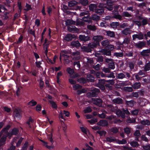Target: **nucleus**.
I'll return each mask as SVG.
<instances>
[{"instance_id": "1", "label": "nucleus", "mask_w": 150, "mask_h": 150, "mask_svg": "<svg viewBox=\"0 0 150 150\" xmlns=\"http://www.w3.org/2000/svg\"><path fill=\"white\" fill-rule=\"evenodd\" d=\"M103 37L101 35H97L93 37L94 41L88 44V47L92 50L100 46V42L102 40Z\"/></svg>"}, {"instance_id": "2", "label": "nucleus", "mask_w": 150, "mask_h": 150, "mask_svg": "<svg viewBox=\"0 0 150 150\" xmlns=\"http://www.w3.org/2000/svg\"><path fill=\"white\" fill-rule=\"evenodd\" d=\"M100 93V90L98 88H95L92 89L89 92L87 93V96L88 97H97Z\"/></svg>"}, {"instance_id": "3", "label": "nucleus", "mask_w": 150, "mask_h": 150, "mask_svg": "<svg viewBox=\"0 0 150 150\" xmlns=\"http://www.w3.org/2000/svg\"><path fill=\"white\" fill-rule=\"evenodd\" d=\"M134 46L138 49H142L145 47L146 43L145 42L139 41L137 43L134 42Z\"/></svg>"}, {"instance_id": "4", "label": "nucleus", "mask_w": 150, "mask_h": 150, "mask_svg": "<svg viewBox=\"0 0 150 150\" xmlns=\"http://www.w3.org/2000/svg\"><path fill=\"white\" fill-rule=\"evenodd\" d=\"M92 100L93 102V104L100 107L102 106L103 100L100 98H92Z\"/></svg>"}, {"instance_id": "5", "label": "nucleus", "mask_w": 150, "mask_h": 150, "mask_svg": "<svg viewBox=\"0 0 150 150\" xmlns=\"http://www.w3.org/2000/svg\"><path fill=\"white\" fill-rule=\"evenodd\" d=\"M113 3L111 0H107L106 1V6H105L108 11H111L112 10L113 7Z\"/></svg>"}, {"instance_id": "6", "label": "nucleus", "mask_w": 150, "mask_h": 150, "mask_svg": "<svg viewBox=\"0 0 150 150\" xmlns=\"http://www.w3.org/2000/svg\"><path fill=\"white\" fill-rule=\"evenodd\" d=\"M78 3L77 1L74 0H72L68 2V6L70 7H76V10H79L81 9V7L77 6Z\"/></svg>"}, {"instance_id": "7", "label": "nucleus", "mask_w": 150, "mask_h": 150, "mask_svg": "<svg viewBox=\"0 0 150 150\" xmlns=\"http://www.w3.org/2000/svg\"><path fill=\"white\" fill-rule=\"evenodd\" d=\"M132 37L133 40H135L136 38L139 40H142L143 39L144 35L142 32H140L138 34H135L133 35Z\"/></svg>"}, {"instance_id": "8", "label": "nucleus", "mask_w": 150, "mask_h": 150, "mask_svg": "<svg viewBox=\"0 0 150 150\" xmlns=\"http://www.w3.org/2000/svg\"><path fill=\"white\" fill-rule=\"evenodd\" d=\"M19 132V129L17 128H13L11 132L8 133V136L11 137L13 135L16 136L18 134Z\"/></svg>"}, {"instance_id": "9", "label": "nucleus", "mask_w": 150, "mask_h": 150, "mask_svg": "<svg viewBox=\"0 0 150 150\" xmlns=\"http://www.w3.org/2000/svg\"><path fill=\"white\" fill-rule=\"evenodd\" d=\"M76 38V36L74 35H72L70 33L67 34L65 36L64 39L67 42H69Z\"/></svg>"}, {"instance_id": "10", "label": "nucleus", "mask_w": 150, "mask_h": 150, "mask_svg": "<svg viewBox=\"0 0 150 150\" xmlns=\"http://www.w3.org/2000/svg\"><path fill=\"white\" fill-rule=\"evenodd\" d=\"M79 39L81 41H83L84 42L90 40V38L88 36H86L84 35H80L79 37Z\"/></svg>"}, {"instance_id": "11", "label": "nucleus", "mask_w": 150, "mask_h": 150, "mask_svg": "<svg viewBox=\"0 0 150 150\" xmlns=\"http://www.w3.org/2000/svg\"><path fill=\"white\" fill-rule=\"evenodd\" d=\"M98 125L102 127H106L108 125V123L107 121L105 120H100L97 123Z\"/></svg>"}, {"instance_id": "12", "label": "nucleus", "mask_w": 150, "mask_h": 150, "mask_svg": "<svg viewBox=\"0 0 150 150\" xmlns=\"http://www.w3.org/2000/svg\"><path fill=\"white\" fill-rule=\"evenodd\" d=\"M68 30L70 32L77 33L79 31V29L75 26L70 25L67 27Z\"/></svg>"}, {"instance_id": "13", "label": "nucleus", "mask_w": 150, "mask_h": 150, "mask_svg": "<svg viewBox=\"0 0 150 150\" xmlns=\"http://www.w3.org/2000/svg\"><path fill=\"white\" fill-rule=\"evenodd\" d=\"M112 12L113 15L112 16V18H115L116 19H118L120 20H122V16L119 14V13L118 11H115L114 12V11H113Z\"/></svg>"}, {"instance_id": "14", "label": "nucleus", "mask_w": 150, "mask_h": 150, "mask_svg": "<svg viewBox=\"0 0 150 150\" xmlns=\"http://www.w3.org/2000/svg\"><path fill=\"white\" fill-rule=\"evenodd\" d=\"M71 46L72 48H78L81 46V44L78 40L74 41L71 42Z\"/></svg>"}, {"instance_id": "15", "label": "nucleus", "mask_w": 150, "mask_h": 150, "mask_svg": "<svg viewBox=\"0 0 150 150\" xmlns=\"http://www.w3.org/2000/svg\"><path fill=\"white\" fill-rule=\"evenodd\" d=\"M7 136L3 135L0 139V147L5 144Z\"/></svg>"}, {"instance_id": "16", "label": "nucleus", "mask_w": 150, "mask_h": 150, "mask_svg": "<svg viewBox=\"0 0 150 150\" xmlns=\"http://www.w3.org/2000/svg\"><path fill=\"white\" fill-rule=\"evenodd\" d=\"M113 102L115 104H121L123 103V101L122 99L119 98L118 97L116 98L113 99L112 100Z\"/></svg>"}, {"instance_id": "17", "label": "nucleus", "mask_w": 150, "mask_h": 150, "mask_svg": "<svg viewBox=\"0 0 150 150\" xmlns=\"http://www.w3.org/2000/svg\"><path fill=\"white\" fill-rule=\"evenodd\" d=\"M81 49L83 51H84L86 52H91L92 50H91L90 47H88V46H83L81 47Z\"/></svg>"}, {"instance_id": "18", "label": "nucleus", "mask_w": 150, "mask_h": 150, "mask_svg": "<svg viewBox=\"0 0 150 150\" xmlns=\"http://www.w3.org/2000/svg\"><path fill=\"white\" fill-rule=\"evenodd\" d=\"M140 54L143 57H148L149 55V53L147 49L143 50L140 52Z\"/></svg>"}, {"instance_id": "19", "label": "nucleus", "mask_w": 150, "mask_h": 150, "mask_svg": "<svg viewBox=\"0 0 150 150\" xmlns=\"http://www.w3.org/2000/svg\"><path fill=\"white\" fill-rule=\"evenodd\" d=\"M106 35L110 38H114L115 36V32L110 30L107 31L106 32Z\"/></svg>"}, {"instance_id": "20", "label": "nucleus", "mask_w": 150, "mask_h": 150, "mask_svg": "<svg viewBox=\"0 0 150 150\" xmlns=\"http://www.w3.org/2000/svg\"><path fill=\"white\" fill-rule=\"evenodd\" d=\"M121 16L123 17L129 18L132 17V16L131 13H129L127 11H123L122 14Z\"/></svg>"}, {"instance_id": "21", "label": "nucleus", "mask_w": 150, "mask_h": 150, "mask_svg": "<svg viewBox=\"0 0 150 150\" xmlns=\"http://www.w3.org/2000/svg\"><path fill=\"white\" fill-rule=\"evenodd\" d=\"M11 127V125H8L6 127H4L1 130L0 132V134H2L3 133L5 132H8V131Z\"/></svg>"}, {"instance_id": "22", "label": "nucleus", "mask_w": 150, "mask_h": 150, "mask_svg": "<svg viewBox=\"0 0 150 150\" xmlns=\"http://www.w3.org/2000/svg\"><path fill=\"white\" fill-rule=\"evenodd\" d=\"M132 128L129 127H126L124 129L125 133L128 136L131 133Z\"/></svg>"}, {"instance_id": "23", "label": "nucleus", "mask_w": 150, "mask_h": 150, "mask_svg": "<svg viewBox=\"0 0 150 150\" xmlns=\"http://www.w3.org/2000/svg\"><path fill=\"white\" fill-rule=\"evenodd\" d=\"M103 52L105 55L110 56L111 54V51L109 49H104L103 50Z\"/></svg>"}, {"instance_id": "24", "label": "nucleus", "mask_w": 150, "mask_h": 150, "mask_svg": "<svg viewBox=\"0 0 150 150\" xmlns=\"http://www.w3.org/2000/svg\"><path fill=\"white\" fill-rule=\"evenodd\" d=\"M89 9L90 11H95L96 9L97 8V6L94 4H91L89 6Z\"/></svg>"}, {"instance_id": "25", "label": "nucleus", "mask_w": 150, "mask_h": 150, "mask_svg": "<svg viewBox=\"0 0 150 150\" xmlns=\"http://www.w3.org/2000/svg\"><path fill=\"white\" fill-rule=\"evenodd\" d=\"M37 102L34 100L33 99H32L28 103V105L31 107L37 105Z\"/></svg>"}, {"instance_id": "26", "label": "nucleus", "mask_w": 150, "mask_h": 150, "mask_svg": "<svg viewBox=\"0 0 150 150\" xmlns=\"http://www.w3.org/2000/svg\"><path fill=\"white\" fill-rule=\"evenodd\" d=\"M134 100H133L130 101L126 100L125 104L130 107H132L134 105Z\"/></svg>"}, {"instance_id": "27", "label": "nucleus", "mask_w": 150, "mask_h": 150, "mask_svg": "<svg viewBox=\"0 0 150 150\" xmlns=\"http://www.w3.org/2000/svg\"><path fill=\"white\" fill-rule=\"evenodd\" d=\"M141 84L140 82H136L132 85V86L134 89H138L140 88Z\"/></svg>"}, {"instance_id": "28", "label": "nucleus", "mask_w": 150, "mask_h": 150, "mask_svg": "<svg viewBox=\"0 0 150 150\" xmlns=\"http://www.w3.org/2000/svg\"><path fill=\"white\" fill-rule=\"evenodd\" d=\"M97 55L98 56L96 55V57H97V61L99 62H103V57L100 54L98 53Z\"/></svg>"}, {"instance_id": "29", "label": "nucleus", "mask_w": 150, "mask_h": 150, "mask_svg": "<svg viewBox=\"0 0 150 150\" xmlns=\"http://www.w3.org/2000/svg\"><path fill=\"white\" fill-rule=\"evenodd\" d=\"M104 9L97 8L96 9L95 12L99 15H102L104 12Z\"/></svg>"}, {"instance_id": "30", "label": "nucleus", "mask_w": 150, "mask_h": 150, "mask_svg": "<svg viewBox=\"0 0 150 150\" xmlns=\"http://www.w3.org/2000/svg\"><path fill=\"white\" fill-rule=\"evenodd\" d=\"M130 29L129 28H126L124 30L122 31V33L126 35H127L128 34H129Z\"/></svg>"}, {"instance_id": "31", "label": "nucleus", "mask_w": 150, "mask_h": 150, "mask_svg": "<svg viewBox=\"0 0 150 150\" xmlns=\"http://www.w3.org/2000/svg\"><path fill=\"white\" fill-rule=\"evenodd\" d=\"M22 82H27L29 80V77L26 75H23L22 76L21 78Z\"/></svg>"}, {"instance_id": "32", "label": "nucleus", "mask_w": 150, "mask_h": 150, "mask_svg": "<svg viewBox=\"0 0 150 150\" xmlns=\"http://www.w3.org/2000/svg\"><path fill=\"white\" fill-rule=\"evenodd\" d=\"M100 18V16L96 14L93 15L91 17V19L96 21L99 20Z\"/></svg>"}, {"instance_id": "33", "label": "nucleus", "mask_w": 150, "mask_h": 150, "mask_svg": "<svg viewBox=\"0 0 150 150\" xmlns=\"http://www.w3.org/2000/svg\"><path fill=\"white\" fill-rule=\"evenodd\" d=\"M150 70V62L146 63L144 66V71H146Z\"/></svg>"}, {"instance_id": "34", "label": "nucleus", "mask_w": 150, "mask_h": 150, "mask_svg": "<svg viewBox=\"0 0 150 150\" xmlns=\"http://www.w3.org/2000/svg\"><path fill=\"white\" fill-rule=\"evenodd\" d=\"M78 82L83 84H84L86 83V80L85 78L83 77H81L77 80Z\"/></svg>"}, {"instance_id": "35", "label": "nucleus", "mask_w": 150, "mask_h": 150, "mask_svg": "<svg viewBox=\"0 0 150 150\" xmlns=\"http://www.w3.org/2000/svg\"><path fill=\"white\" fill-rule=\"evenodd\" d=\"M14 117L18 118H20L21 117V113L18 110H16L14 112Z\"/></svg>"}, {"instance_id": "36", "label": "nucleus", "mask_w": 150, "mask_h": 150, "mask_svg": "<svg viewBox=\"0 0 150 150\" xmlns=\"http://www.w3.org/2000/svg\"><path fill=\"white\" fill-rule=\"evenodd\" d=\"M82 20L85 22L90 23L91 21V17L87 16L86 17H84L82 19Z\"/></svg>"}, {"instance_id": "37", "label": "nucleus", "mask_w": 150, "mask_h": 150, "mask_svg": "<svg viewBox=\"0 0 150 150\" xmlns=\"http://www.w3.org/2000/svg\"><path fill=\"white\" fill-rule=\"evenodd\" d=\"M49 102L50 103L52 108L55 109H57V105L54 101L50 100L49 101Z\"/></svg>"}, {"instance_id": "38", "label": "nucleus", "mask_w": 150, "mask_h": 150, "mask_svg": "<svg viewBox=\"0 0 150 150\" xmlns=\"http://www.w3.org/2000/svg\"><path fill=\"white\" fill-rule=\"evenodd\" d=\"M119 25V23L118 22H112L110 24V26L113 28H116L117 26H118Z\"/></svg>"}, {"instance_id": "39", "label": "nucleus", "mask_w": 150, "mask_h": 150, "mask_svg": "<svg viewBox=\"0 0 150 150\" xmlns=\"http://www.w3.org/2000/svg\"><path fill=\"white\" fill-rule=\"evenodd\" d=\"M66 70L67 73L71 76L73 75L74 72V69L69 67H68L67 68Z\"/></svg>"}, {"instance_id": "40", "label": "nucleus", "mask_w": 150, "mask_h": 150, "mask_svg": "<svg viewBox=\"0 0 150 150\" xmlns=\"http://www.w3.org/2000/svg\"><path fill=\"white\" fill-rule=\"evenodd\" d=\"M79 3L83 6H86L88 4L89 2L87 0H80L79 1Z\"/></svg>"}, {"instance_id": "41", "label": "nucleus", "mask_w": 150, "mask_h": 150, "mask_svg": "<svg viewBox=\"0 0 150 150\" xmlns=\"http://www.w3.org/2000/svg\"><path fill=\"white\" fill-rule=\"evenodd\" d=\"M130 144L131 146L134 147H138L139 146V144L137 142L134 141L131 142L130 143Z\"/></svg>"}, {"instance_id": "42", "label": "nucleus", "mask_w": 150, "mask_h": 150, "mask_svg": "<svg viewBox=\"0 0 150 150\" xmlns=\"http://www.w3.org/2000/svg\"><path fill=\"white\" fill-rule=\"evenodd\" d=\"M106 140L107 141L109 142H112L116 141L115 138L113 137H108L106 138Z\"/></svg>"}, {"instance_id": "43", "label": "nucleus", "mask_w": 150, "mask_h": 150, "mask_svg": "<svg viewBox=\"0 0 150 150\" xmlns=\"http://www.w3.org/2000/svg\"><path fill=\"white\" fill-rule=\"evenodd\" d=\"M74 67H76L77 69H79L80 67V62L79 61H74Z\"/></svg>"}, {"instance_id": "44", "label": "nucleus", "mask_w": 150, "mask_h": 150, "mask_svg": "<svg viewBox=\"0 0 150 150\" xmlns=\"http://www.w3.org/2000/svg\"><path fill=\"white\" fill-rule=\"evenodd\" d=\"M123 89L124 91L126 92H131L133 91L132 87H124Z\"/></svg>"}, {"instance_id": "45", "label": "nucleus", "mask_w": 150, "mask_h": 150, "mask_svg": "<svg viewBox=\"0 0 150 150\" xmlns=\"http://www.w3.org/2000/svg\"><path fill=\"white\" fill-rule=\"evenodd\" d=\"M114 55L117 57H122L123 56V53L122 52H115L114 53Z\"/></svg>"}, {"instance_id": "46", "label": "nucleus", "mask_w": 150, "mask_h": 150, "mask_svg": "<svg viewBox=\"0 0 150 150\" xmlns=\"http://www.w3.org/2000/svg\"><path fill=\"white\" fill-rule=\"evenodd\" d=\"M109 68L110 69H113L115 68L114 63L112 61L108 64Z\"/></svg>"}, {"instance_id": "47", "label": "nucleus", "mask_w": 150, "mask_h": 150, "mask_svg": "<svg viewBox=\"0 0 150 150\" xmlns=\"http://www.w3.org/2000/svg\"><path fill=\"white\" fill-rule=\"evenodd\" d=\"M141 123L143 125H150V122L147 120H143L141 122Z\"/></svg>"}, {"instance_id": "48", "label": "nucleus", "mask_w": 150, "mask_h": 150, "mask_svg": "<svg viewBox=\"0 0 150 150\" xmlns=\"http://www.w3.org/2000/svg\"><path fill=\"white\" fill-rule=\"evenodd\" d=\"M109 43V42L107 40H103L101 42L102 45L103 46H105L106 47Z\"/></svg>"}, {"instance_id": "49", "label": "nucleus", "mask_w": 150, "mask_h": 150, "mask_svg": "<svg viewBox=\"0 0 150 150\" xmlns=\"http://www.w3.org/2000/svg\"><path fill=\"white\" fill-rule=\"evenodd\" d=\"M142 25L143 26L145 25L148 23V20L147 18H144L142 21Z\"/></svg>"}, {"instance_id": "50", "label": "nucleus", "mask_w": 150, "mask_h": 150, "mask_svg": "<svg viewBox=\"0 0 150 150\" xmlns=\"http://www.w3.org/2000/svg\"><path fill=\"white\" fill-rule=\"evenodd\" d=\"M108 106H110L111 110L112 112H116L118 109L117 108L116 106H114L113 105H109Z\"/></svg>"}, {"instance_id": "51", "label": "nucleus", "mask_w": 150, "mask_h": 150, "mask_svg": "<svg viewBox=\"0 0 150 150\" xmlns=\"http://www.w3.org/2000/svg\"><path fill=\"white\" fill-rule=\"evenodd\" d=\"M87 28L91 30L95 31L96 30V28L95 25H89L87 26Z\"/></svg>"}, {"instance_id": "52", "label": "nucleus", "mask_w": 150, "mask_h": 150, "mask_svg": "<svg viewBox=\"0 0 150 150\" xmlns=\"http://www.w3.org/2000/svg\"><path fill=\"white\" fill-rule=\"evenodd\" d=\"M97 133L99 134L100 136H102L103 135L105 136L106 134V132L104 130H98L97 132Z\"/></svg>"}, {"instance_id": "53", "label": "nucleus", "mask_w": 150, "mask_h": 150, "mask_svg": "<svg viewBox=\"0 0 150 150\" xmlns=\"http://www.w3.org/2000/svg\"><path fill=\"white\" fill-rule=\"evenodd\" d=\"M117 143L119 144H125L127 143V141L125 139H122V140H118L117 141Z\"/></svg>"}, {"instance_id": "54", "label": "nucleus", "mask_w": 150, "mask_h": 150, "mask_svg": "<svg viewBox=\"0 0 150 150\" xmlns=\"http://www.w3.org/2000/svg\"><path fill=\"white\" fill-rule=\"evenodd\" d=\"M44 87V82L42 79H40V88L42 89Z\"/></svg>"}, {"instance_id": "55", "label": "nucleus", "mask_w": 150, "mask_h": 150, "mask_svg": "<svg viewBox=\"0 0 150 150\" xmlns=\"http://www.w3.org/2000/svg\"><path fill=\"white\" fill-rule=\"evenodd\" d=\"M73 87L74 90H77L79 89H81L82 88V86L79 84H75V85L73 86Z\"/></svg>"}, {"instance_id": "56", "label": "nucleus", "mask_w": 150, "mask_h": 150, "mask_svg": "<svg viewBox=\"0 0 150 150\" xmlns=\"http://www.w3.org/2000/svg\"><path fill=\"white\" fill-rule=\"evenodd\" d=\"M117 78L118 79H122L125 77V75L122 73L118 74Z\"/></svg>"}, {"instance_id": "57", "label": "nucleus", "mask_w": 150, "mask_h": 150, "mask_svg": "<svg viewBox=\"0 0 150 150\" xmlns=\"http://www.w3.org/2000/svg\"><path fill=\"white\" fill-rule=\"evenodd\" d=\"M97 118H96L95 119H91L90 120H88V122H89L91 124H94L97 122Z\"/></svg>"}, {"instance_id": "58", "label": "nucleus", "mask_w": 150, "mask_h": 150, "mask_svg": "<svg viewBox=\"0 0 150 150\" xmlns=\"http://www.w3.org/2000/svg\"><path fill=\"white\" fill-rule=\"evenodd\" d=\"M106 80L104 79H99L98 85L102 84V85H105Z\"/></svg>"}, {"instance_id": "59", "label": "nucleus", "mask_w": 150, "mask_h": 150, "mask_svg": "<svg viewBox=\"0 0 150 150\" xmlns=\"http://www.w3.org/2000/svg\"><path fill=\"white\" fill-rule=\"evenodd\" d=\"M130 39L126 37L125 38L122 42V44L126 43L127 44H128L130 42Z\"/></svg>"}, {"instance_id": "60", "label": "nucleus", "mask_w": 150, "mask_h": 150, "mask_svg": "<svg viewBox=\"0 0 150 150\" xmlns=\"http://www.w3.org/2000/svg\"><path fill=\"white\" fill-rule=\"evenodd\" d=\"M42 108V107L40 104H37L36 106V110L38 112L40 111L41 110Z\"/></svg>"}, {"instance_id": "61", "label": "nucleus", "mask_w": 150, "mask_h": 150, "mask_svg": "<svg viewBox=\"0 0 150 150\" xmlns=\"http://www.w3.org/2000/svg\"><path fill=\"white\" fill-rule=\"evenodd\" d=\"M34 120L32 119L31 117H30L28 120L26 122V123L28 125H30V123H33Z\"/></svg>"}, {"instance_id": "62", "label": "nucleus", "mask_w": 150, "mask_h": 150, "mask_svg": "<svg viewBox=\"0 0 150 150\" xmlns=\"http://www.w3.org/2000/svg\"><path fill=\"white\" fill-rule=\"evenodd\" d=\"M28 146V142H26L24 144L22 148V150H26Z\"/></svg>"}, {"instance_id": "63", "label": "nucleus", "mask_w": 150, "mask_h": 150, "mask_svg": "<svg viewBox=\"0 0 150 150\" xmlns=\"http://www.w3.org/2000/svg\"><path fill=\"white\" fill-rule=\"evenodd\" d=\"M92 111V110L91 108L88 106L84 110V112L85 113H88L91 112Z\"/></svg>"}, {"instance_id": "64", "label": "nucleus", "mask_w": 150, "mask_h": 150, "mask_svg": "<svg viewBox=\"0 0 150 150\" xmlns=\"http://www.w3.org/2000/svg\"><path fill=\"white\" fill-rule=\"evenodd\" d=\"M80 128L83 133L86 134H87V128L86 127H80Z\"/></svg>"}]
</instances>
